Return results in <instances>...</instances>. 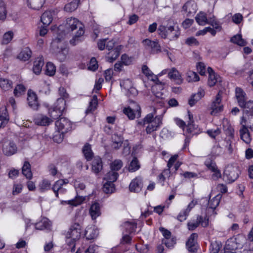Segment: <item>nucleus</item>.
<instances>
[{"label":"nucleus","mask_w":253,"mask_h":253,"mask_svg":"<svg viewBox=\"0 0 253 253\" xmlns=\"http://www.w3.org/2000/svg\"><path fill=\"white\" fill-rule=\"evenodd\" d=\"M66 28L70 31H73L77 28H79V30L76 33L75 36L70 41L71 44L74 45H75L76 43L75 42L76 41H78L79 38L83 36L84 33V25L77 19L71 17L67 18L66 20Z\"/></svg>","instance_id":"f257e3e1"},{"label":"nucleus","mask_w":253,"mask_h":253,"mask_svg":"<svg viewBox=\"0 0 253 253\" xmlns=\"http://www.w3.org/2000/svg\"><path fill=\"white\" fill-rule=\"evenodd\" d=\"M158 32L162 38H168L170 40H176L180 35L179 27L176 25L170 26L168 27L160 25L158 29Z\"/></svg>","instance_id":"f03ea898"},{"label":"nucleus","mask_w":253,"mask_h":253,"mask_svg":"<svg viewBox=\"0 0 253 253\" xmlns=\"http://www.w3.org/2000/svg\"><path fill=\"white\" fill-rule=\"evenodd\" d=\"M51 48L57 57V59L60 62H63L65 60L67 54L68 53V49L66 47H63L59 43V39H56L51 43Z\"/></svg>","instance_id":"7ed1b4c3"},{"label":"nucleus","mask_w":253,"mask_h":253,"mask_svg":"<svg viewBox=\"0 0 253 253\" xmlns=\"http://www.w3.org/2000/svg\"><path fill=\"white\" fill-rule=\"evenodd\" d=\"M123 112L127 116L129 119L133 120L135 118L140 117V107L133 101H130L129 106L124 109Z\"/></svg>","instance_id":"20e7f679"},{"label":"nucleus","mask_w":253,"mask_h":253,"mask_svg":"<svg viewBox=\"0 0 253 253\" xmlns=\"http://www.w3.org/2000/svg\"><path fill=\"white\" fill-rule=\"evenodd\" d=\"M240 171L236 166H228L224 171V177L227 178L229 183L235 181L239 176Z\"/></svg>","instance_id":"39448f33"},{"label":"nucleus","mask_w":253,"mask_h":253,"mask_svg":"<svg viewBox=\"0 0 253 253\" xmlns=\"http://www.w3.org/2000/svg\"><path fill=\"white\" fill-rule=\"evenodd\" d=\"M200 224L203 227H206L209 225V218L206 216L203 217L201 215H198L196 222H189L187 223L188 229L189 230H194Z\"/></svg>","instance_id":"423d86ee"},{"label":"nucleus","mask_w":253,"mask_h":253,"mask_svg":"<svg viewBox=\"0 0 253 253\" xmlns=\"http://www.w3.org/2000/svg\"><path fill=\"white\" fill-rule=\"evenodd\" d=\"M142 43L146 49L151 48L152 54H158L162 51L161 46L157 41H151L146 39L142 41Z\"/></svg>","instance_id":"0eeeda50"},{"label":"nucleus","mask_w":253,"mask_h":253,"mask_svg":"<svg viewBox=\"0 0 253 253\" xmlns=\"http://www.w3.org/2000/svg\"><path fill=\"white\" fill-rule=\"evenodd\" d=\"M68 183L67 179H59L56 181L52 187L56 197H59V194H63L66 192V189L64 186Z\"/></svg>","instance_id":"6e6552de"},{"label":"nucleus","mask_w":253,"mask_h":253,"mask_svg":"<svg viewBox=\"0 0 253 253\" xmlns=\"http://www.w3.org/2000/svg\"><path fill=\"white\" fill-rule=\"evenodd\" d=\"M55 126L59 131H62V133L67 132L72 128L71 122L65 118H60L56 121Z\"/></svg>","instance_id":"1a4fd4ad"},{"label":"nucleus","mask_w":253,"mask_h":253,"mask_svg":"<svg viewBox=\"0 0 253 253\" xmlns=\"http://www.w3.org/2000/svg\"><path fill=\"white\" fill-rule=\"evenodd\" d=\"M81 226L79 223H75L71 226L66 235V238L78 240L81 237Z\"/></svg>","instance_id":"9d476101"},{"label":"nucleus","mask_w":253,"mask_h":253,"mask_svg":"<svg viewBox=\"0 0 253 253\" xmlns=\"http://www.w3.org/2000/svg\"><path fill=\"white\" fill-rule=\"evenodd\" d=\"M221 101V95L219 92L216 94L215 99L211 103V109L212 110L211 112V115H216L222 111L223 106L220 105Z\"/></svg>","instance_id":"9b49d317"},{"label":"nucleus","mask_w":253,"mask_h":253,"mask_svg":"<svg viewBox=\"0 0 253 253\" xmlns=\"http://www.w3.org/2000/svg\"><path fill=\"white\" fill-rule=\"evenodd\" d=\"M246 120L243 117L241 122L242 128L240 130V133L241 138L243 141L247 144H249L251 141V137L248 130V127H247L245 124H243V123L246 124Z\"/></svg>","instance_id":"f8f14e48"},{"label":"nucleus","mask_w":253,"mask_h":253,"mask_svg":"<svg viewBox=\"0 0 253 253\" xmlns=\"http://www.w3.org/2000/svg\"><path fill=\"white\" fill-rule=\"evenodd\" d=\"M57 104L61 105V106L58 107L57 105L55 106L52 111L51 112V117L55 120L62 115V113L65 109V101L63 98H59L57 100Z\"/></svg>","instance_id":"ddd939ff"},{"label":"nucleus","mask_w":253,"mask_h":253,"mask_svg":"<svg viewBox=\"0 0 253 253\" xmlns=\"http://www.w3.org/2000/svg\"><path fill=\"white\" fill-rule=\"evenodd\" d=\"M27 101L29 106L33 110H37L40 104L38 100L37 94L33 91L29 90L28 92Z\"/></svg>","instance_id":"4468645a"},{"label":"nucleus","mask_w":253,"mask_h":253,"mask_svg":"<svg viewBox=\"0 0 253 253\" xmlns=\"http://www.w3.org/2000/svg\"><path fill=\"white\" fill-rule=\"evenodd\" d=\"M2 151L4 155L11 156L16 153L17 148L13 142H6L3 145Z\"/></svg>","instance_id":"2eb2a0df"},{"label":"nucleus","mask_w":253,"mask_h":253,"mask_svg":"<svg viewBox=\"0 0 253 253\" xmlns=\"http://www.w3.org/2000/svg\"><path fill=\"white\" fill-rule=\"evenodd\" d=\"M142 186V178L137 177L131 181L129 186V189L131 192L138 193L141 190Z\"/></svg>","instance_id":"dca6fc26"},{"label":"nucleus","mask_w":253,"mask_h":253,"mask_svg":"<svg viewBox=\"0 0 253 253\" xmlns=\"http://www.w3.org/2000/svg\"><path fill=\"white\" fill-rule=\"evenodd\" d=\"M124 138L121 135L114 133L112 136L111 147L114 149H119L122 145Z\"/></svg>","instance_id":"f3484780"},{"label":"nucleus","mask_w":253,"mask_h":253,"mask_svg":"<svg viewBox=\"0 0 253 253\" xmlns=\"http://www.w3.org/2000/svg\"><path fill=\"white\" fill-rule=\"evenodd\" d=\"M121 49L122 45H119L111 50L108 54L107 61L111 63L115 60L120 55Z\"/></svg>","instance_id":"a211bd4d"},{"label":"nucleus","mask_w":253,"mask_h":253,"mask_svg":"<svg viewBox=\"0 0 253 253\" xmlns=\"http://www.w3.org/2000/svg\"><path fill=\"white\" fill-rule=\"evenodd\" d=\"M236 97L239 106L244 105V102L246 100V94L240 87H236L235 89Z\"/></svg>","instance_id":"6ab92c4d"},{"label":"nucleus","mask_w":253,"mask_h":253,"mask_svg":"<svg viewBox=\"0 0 253 253\" xmlns=\"http://www.w3.org/2000/svg\"><path fill=\"white\" fill-rule=\"evenodd\" d=\"M197 237V233H192L187 241L186 245L189 252L194 253L196 251V249L195 248V245Z\"/></svg>","instance_id":"aec40b11"},{"label":"nucleus","mask_w":253,"mask_h":253,"mask_svg":"<svg viewBox=\"0 0 253 253\" xmlns=\"http://www.w3.org/2000/svg\"><path fill=\"white\" fill-rule=\"evenodd\" d=\"M32 51L28 47H26L22 49L17 56V58L23 61H28L32 56Z\"/></svg>","instance_id":"412c9836"},{"label":"nucleus","mask_w":253,"mask_h":253,"mask_svg":"<svg viewBox=\"0 0 253 253\" xmlns=\"http://www.w3.org/2000/svg\"><path fill=\"white\" fill-rule=\"evenodd\" d=\"M169 77L173 80L175 84H180L182 83V80L179 75V72L175 68H172L168 73Z\"/></svg>","instance_id":"4be33fe9"},{"label":"nucleus","mask_w":253,"mask_h":253,"mask_svg":"<svg viewBox=\"0 0 253 253\" xmlns=\"http://www.w3.org/2000/svg\"><path fill=\"white\" fill-rule=\"evenodd\" d=\"M89 213L92 219H95L101 214L100 205L98 203H94L91 206Z\"/></svg>","instance_id":"5701e85b"},{"label":"nucleus","mask_w":253,"mask_h":253,"mask_svg":"<svg viewBox=\"0 0 253 253\" xmlns=\"http://www.w3.org/2000/svg\"><path fill=\"white\" fill-rule=\"evenodd\" d=\"M103 168L102 160L99 157H95L92 163V170L96 174L98 173Z\"/></svg>","instance_id":"b1692460"},{"label":"nucleus","mask_w":253,"mask_h":253,"mask_svg":"<svg viewBox=\"0 0 253 253\" xmlns=\"http://www.w3.org/2000/svg\"><path fill=\"white\" fill-rule=\"evenodd\" d=\"M44 65L43 59L42 57L37 58L34 62L33 70L35 74L39 75L40 74L42 68Z\"/></svg>","instance_id":"393cba45"},{"label":"nucleus","mask_w":253,"mask_h":253,"mask_svg":"<svg viewBox=\"0 0 253 253\" xmlns=\"http://www.w3.org/2000/svg\"><path fill=\"white\" fill-rule=\"evenodd\" d=\"M44 2L45 0H27V5L32 9L39 10Z\"/></svg>","instance_id":"a878e982"},{"label":"nucleus","mask_w":253,"mask_h":253,"mask_svg":"<svg viewBox=\"0 0 253 253\" xmlns=\"http://www.w3.org/2000/svg\"><path fill=\"white\" fill-rule=\"evenodd\" d=\"M51 122L52 120L50 118L42 115H39L35 119V122L37 125L42 126H48Z\"/></svg>","instance_id":"bb28decb"},{"label":"nucleus","mask_w":253,"mask_h":253,"mask_svg":"<svg viewBox=\"0 0 253 253\" xmlns=\"http://www.w3.org/2000/svg\"><path fill=\"white\" fill-rule=\"evenodd\" d=\"M82 152L86 160L88 161H90L93 156V153L92 151L91 145L88 143H86L82 149Z\"/></svg>","instance_id":"cd10ccee"},{"label":"nucleus","mask_w":253,"mask_h":253,"mask_svg":"<svg viewBox=\"0 0 253 253\" xmlns=\"http://www.w3.org/2000/svg\"><path fill=\"white\" fill-rule=\"evenodd\" d=\"M41 22L45 27L49 25L52 21V15L50 11H45L41 16Z\"/></svg>","instance_id":"c85d7f7f"},{"label":"nucleus","mask_w":253,"mask_h":253,"mask_svg":"<svg viewBox=\"0 0 253 253\" xmlns=\"http://www.w3.org/2000/svg\"><path fill=\"white\" fill-rule=\"evenodd\" d=\"M22 172L27 179H30L32 178L33 174L31 170V165L28 162H25L22 169Z\"/></svg>","instance_id":"c756f323"},{"label":"nucleus","mask_w":253,"mask_h":253,"mask_svg":"<svg viewBox=\"0 0 253 253\" xmlns=\"http://www.w3.org/2000/svg\"><path fill=\"white\" fill-rule=\"evenodd\" d=\"M196 4L191 1H188L182 7V10L188 14H192L196 12Z\"/></svg>","instance_id":"7c9ffc66"},{"label":"nucleus","mask_w":253,"mask_h":253,"mask_svg":"<svg viewBox=\"0 0 253 253\" xmlns=\"http://www.w3.org/2000/svg\"><path fill=\"white\" fill-rule=\"evenodd\" d=\"M79 2V0H73L72 1L65 5L64 7L65 10L69 12H71L75 10L77 8Z\"/></svg>","instance_id":"2f4dec72"},{"label":"nucleus","mask_w":253,"mask_h":253,"mask_svg":"<svg viewBox=\"0 0 253 253\" xmlns=\"http://www.w3.org/2000/svg\"><path fill=\"white\" fill-rule=\"evenodd\" d=\"M238 248L236 239L234 240H230L226 242L224 247V251L235 252V250H236Z\"/></svg>","instance_id":"473e14b6"},{"label":"nucleus","mask_w":253,"mask_h":253,"mask_svg":"<svg viewBox=\"0 0 253 253\" xmlns=\"http://www.w3.org/2000/svg\"><path fill=\"white\" fill-rule=\"evenodd\" d=\"M50 226V221L47 218H44L35 224V228L38 230H42L48 228Z\"/></svg>","instance_id":"72a5a7b5"},{"label":"nucleus","mask_w":253,"mask_h":253,"mask_svg":"<svg viewBox=\"0 0 253 253\" xmlns=\"http://www.w3.org/2000/svg\"><path fill=\"white\" fill-rule=\"evenodd\" d=\"M196 22L201 25H205L209 23L206 14L204 12H200L195 17Z\"/></svg>","instance_id":"f704fd0d"},{"label":"nucleus","mask_w":253,"mask_h":253,"mask_svg":"<svg viewBox=\"0 0 253 253\" xmlns=\"http://www.w3.org/2000/svg\"><path fill=\"white\" fill-rule=\"evenodd\" d=\"M12 82L6 79H0V87L4 90H8L12 88Z\"/></svg>","instance_id":"c9c22d12"},{"label":"nucleus","mask_w":253,"mask_h":253,"mask_svg":"<svg viewBox=\"0 0 253 253\" xmlns=\"http://www.w3.org/2000/svg\"><path fill=\"white\" fill-rule=\"evenodd\" d=\"M118 173L116 171L110 170L106 175L104 179L107 182L114 183L118 178Z\"/></svg>","instance_id":"e433bc0d"},{"label":"nucleus","mask_w":253,"mask_h":253,"mask_svg":"<svg viewBox=\"0 0 253 253\" xmlns=\"http://www.w3.org/2000/svg\"><path fill=\"white\" fill-rule=\"evenodd\" d=\"M98 104L97 96L94 95L91 101L89 102V106L86 110V113H90L94 111L96 109Z\"/></svg>","instance_id":"4c0bfd02"},{"label":"nucleus","mask_w":253,"mask_h":253,"mask_svg":"<svg viewBox=\"0 0 253 253\" xmlns=\"http://www.w3.org/2000/svg\"><path fill=\"white\" fill-rule=\"evenodd\" d=\"M98 234L97 229L92 228H89L85 230V236L87 240H92L96 238Z\"/></svg>","instance_id":"58836bf2"},{"label":"nucleus","mask_w":253,"mask_h":253,"mask_svg":"<svg viewBox=\"0 0 253 253\" xmlns=\"http://www.w3.org/2000/svg\"><path fill=\"white\" fill-rule=\"evenodd\" d=\"M221 196L218 195L210 199L208 203V208L214 210L219 205Z\"/></svg>","instance_id":"ea45409f"},{"label":"nucleus","mask_w":253,"mask_h":253,"mask_svg":"<svg viewBox=\"0 0 253 253\" xmlns=\"http://www.w3.org/2000/svg\"><path fill=\"white\" fill-rule=\"evenodd\" d=\"M139 168L140 164L139 161L136 157H134L128 166V170L130 172H134Z\"/></svg>","instance_id":"a19ab883"},{"label":"nucleus","mask_w":253,"mask_h":253,"mask_svg":"<svg viewBox=\"0 0 253 253\" xmlns=\"http://www.w3.org/2000/svg\"><path fill=\"white\" fill-rule=\"evenodd\" d=\"M6 4L3 0H0V20L4 21L6 19Z\"/></svg>","instance_id":"79ce46f5"},{"label":"nucleus","mask_w":253,"mask_h":253,"mask_svg":"<svg viewBox=\"0 0 253 253\" xmlns=\"http://www.w3.org/2000/svg\"><path fill=\"white\" fill-rule=\"evenodd\" d=\"M231 42L240 46H244L246 44V41L242 38L241 35H236L231 38Z\"/></svg>","instance_id":"37998d69"},{"label":"nucleus","mask_w":253,"mask_h":253,"mask_svg":"<svg viewBox=\"0 0 253 253\" xmlns=\"http://www.w3.org/2000/svg\"><path fill=\"white\" fill-rule=\"evenodd\" d=\"M123 165L122 161L121 160L117 159L110 164V168L111 170L117 172L122 168Z\"/></svg>","instance_id":"c03bdc74"},{"label":"nucleus","mask_w":253,"mask_h":253,"mask_svg":"<svg viewBox=\"0 0 253 253\" xmlns=\"http://www.w3.org/2000/svg\"><path fill=\"white\" fill-rule=\"evenodd\" d=\"M103 191L107 194H111L115 190L114 184L112 182H106L103 186Z\"/></svg>","instance_id":"a18cd8bd"},{"label":"nucleus","mask_w":253,"mask_h":253,"mask_svg":"<svg viewBox=\"0 0 253 253\" xmlns=\"http://www.w3.org/2000/svg\"><path fill=\"white\" fill-rule=\"evenodd\" d=\"M55 71L56 68L53 64L51 62H48L46 65L45 74L49 76H52L55 74Z\"/></svg>","instance_id":"49530a36"},{"label":"nucleus","mask_w":253,"mask_h":253,"mask_svg":"<svg viewBox=\"0 0 253 253\" xmlns=\"http://www.w3.org/2000/svg\"><path fill=\"white\" fill-rule=\"evenodd\" d=\"M13 38V33L12 31H8L6 32L3 36L1 41L2 44H7L10 42Z\"/></svg>","instance_id":"de8ad7c7"},{"label":"nucleus","mask_w":253,"mask_h":253,"mask_svg":"<svg viewBox=\"0 0 253 253\" xmlns=\"http://www.w3.org/2000/svg\"><path fill=\"white\" fill-rule=\"evenodd\" d=\"M156 110L154 109V113L148 114L143 119L142 121L139 122L138 124L140 125H145L146 124H150L154 119V115L155 114Z\"/></svg>","instance_id":"09e8293b"},{"label":"nucleus","mask_w":253,"mask_h":253,"mask_svg":"<svg viewBox=\"0 0 253 253\" xmlns=\"http://www.w3.org/2000/svg\"><path fill=\"white\" fill-rule=\"evenodd\" d=\"M176 239L175 237H171L169 239H163L162 240V244L165 245V246L168 248H170L174 246L176 244Z\"/></svg>","instance_id":"8fccbe9b"},{"label":"nucleus","mask_w":253,"mask_h":253,"mask_svg":"<svg viewBox=\"0 0 253 253\" xmlns=\"http://www.w3.org/2000/svg\"><path fill=\"white\" fill-rule=\"evenodd\" d=\"M205 164L206 167L211 171H214L216 169L217 166L215 163L211 159V158H208L205 162Z\"/></svg>","instance_id":"3c124183"},{"label":"nucleus","mask_w":253,"mask_h":253,"mask_svg":"<svg viewBox=\"0 0 253 253\" xmlns=\"http://www.w3.org/2000/svg\"><path fill=\"white\" fill-rule=\"evenodd\" d=\"M25 87L22 84H18L14 90V94L15 96H19L25 91Z\"/></svg>","instance_id":"603ef678"},{"label":"nucleus","mask_w":253,"mask_h":253,"mask_svg":"<svg viewBox=\"0 0 253 253\" xmlns=\"http://www.w3.org/2000/svg\"><path fill=\"white\" fill-rule=\"evenodd\" d=\"M50 186L51 184L48 180H43L39 185L40 190L41 192H44L45 191L50 189Z\"/></svg>","instance_id":"864d4df0"},{"label":"nucleus","mask_w":253,"mask_h":253,"mask_svg":"<svg viewBox=\"0 0 253 253\" xmlns=\"http://www.w3.org/2000/svg\"><path fill=\"white\" fill-rule=\"evenodd\" d=\"M200 79L199 76L197 73L194 72H189L188 73V76L187 78V80L190 82H197Z\"/></svg>","instance_id":"5fc2aeb1"},{"label":"nucleus","mask_w":253,"mask_h":253,"mask_svg":"<svg viewBox=\"0 0 253 253\" xmlns=\"http://www.w3.org/2000/svg\"><path fill=\"white\" fill-rule=\"evenodd\" d=\"M132 59L128 57L126 54H124L121 56V62L124 65L128 66L131 64Z\"/></svg>","instance_id":"6e6d98bb"},{"label":"nucleus","mask_w":253,"mask_h":253,"mask_svg":"<svg viewBox=\"0 0 253 253\" xmlns=\"http://www.w3.org/2000/svg\"><path fill=\"white\" fill-rule=\"evenodd\" d=\"M244 105L243 106H240L242 108H244L245 109H247V111L248 112L250 113V114H252V112L253 111V101H249L248 102L245 101L244 102Z\"/></svg>","instance_id":"4d7b16f0"},{"label":"nucleus","mask_w":253,"mask_h":253,"mask_svg":"<svg viewBox=\"0 0 253 253\" xmlns=\"http://www.w3.org/2000/svg\"><path fill=\"white\" fill-rule=\"evenodd\" d=\"M88 68L90 70L95 71L98 68V64L96 59L92 57L89 62Z\"/></svg>","instance_id":"13d9d810"},{"label":"nucleus","mask_w":253,"mask_h":253,"mask_svg":"<svg viewBox=\"0 0 253 253\" xmlns=\"http://www.w3.org/2000/svg\"><path fill=\"white\" fill-rule=\"evenodd\" d=\"M162 118L161 116H156L153 121L150 124L152 125L153 126H156V129H157V128L162 124Z\"/></svg>","instance_id":"bf43d9fd"},{"label":"nucleus","mask_w":253,"mask_h":253,"mask_svg":"<svg viewBox=\"0 0 253 253\" xmlns=\"http://www.w3.org/2000/svg\"><path fill=\"white\" fill-rule=\"evenodd\" d=\"M217 82V79L215 74H211L209 75L208 79V84L210 86H213Z\"/></svg>","instance_id":"052dcab7"},{"label":"nucleus","mask_w":253,"mask_h":253,"mask_svg":"<svg viewBox=\"0 0 253 253\" xmlns=\"http://www.w3.org/2000/svg\"><path fill=\"white\" fill-rule=\"evenodd\" d=\"M159 230L162 233L163 236H164V239H169L171 237V232L169 230L162 227H160Z\"/></svg>","instance_id":"680f3d73"},{"label":"nucleus","mask_w":253,"mask_h":253,"mask_svg":"<svg viewBox=\"0 0 253 253\" xmlns=\"http://www.w3.org/2000/svg\"><path fill=\"white\" fill-rule=\"evenodd\" d=\"M232 139L231 138H226L225 140L226 143L225 147L230 153H232L233 150Z\"/></svg>","instance_id":"e2e57ef3"},{"label":"nucleus","mask_w":253,"mask_h":253,"mask_svg":"<svg viewBox=\"0 0 253 253\" xmlns=\"http://www.w3.org/2000/svg\"><path fill=\"white\" fill-rule=\"evenodd\" d=\"M197 68L201 75H205L206 72L205 66L203 62L198 63Z\"/></svg>","instance_id":"0e129e2a"},{"label":"nucleus","mask_w":253,"mask_h":253,"mask_svg":"<svg viewBox=\"0 0 253 253\" xmlns=\"http://www.w3.org/2000/svg\"><path fill=\"white\" fill-rule=\"evenodd\" d=\"M185 43L189 45H198L199 44V42L194 37H190L186 39L185 41Z\"/></svg>","instance_id":"69168bd1"},{"label":"nucleus","mask_w":253,"mask_h":253,"mask_svg":"<svg viewBox=\"0 0 253 253\" xmlns=\"http://www.w3.org/2000/svg\"><path fill=\"white\" fill-rule=\"evenodd\" d=\"M107 39L99 40L97 42V46L99 50H103L106 47V41Z\"/></svg>","instance_id":"338daca9"},{"label":"nucleus","mask_w":253,"mask_h":253,"mask_svg":"<svg viewBox=\"0 0 253 253\" xmlns=\"http://www.w3.org/2000/svg\"><path fill=\"white\" fill-rule=\"evenodd\" d=\"M219 251V247L217 243H215L211 244L210 248L211 253H218Z\"/></svg>","instance_id":"774afa93"}]
</instances>
